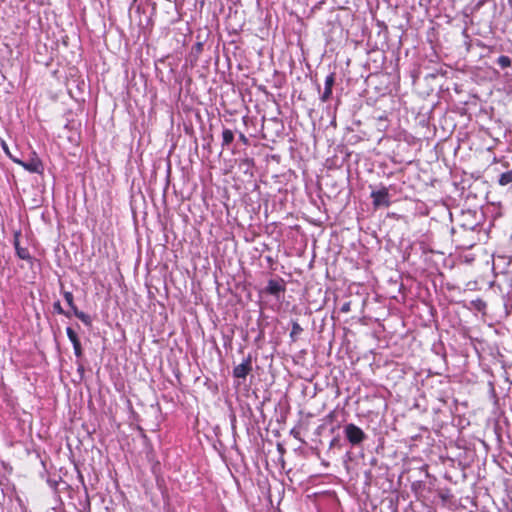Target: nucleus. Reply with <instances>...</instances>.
<instances>
[{
	"mask_svg": "<svg viewBox=\"0 0 512 512\" xmlns=\"http://www.w3.org/2000/svg\"><path fill=\"white\" fill-rule=\"evenodd\" d=\"M344 435L347 441L354 447L361 446L367 439L366 433L353 423L344 426Z\"/></svg>",
	"mask_w": 512,
	"mask_h": 512,
	"instance_id": "nucleus-1",
	"label": "nucleus"
},
{
	"mask_svg": "<svg viewBox=\"0 0 512 512\" xmlns=\"http://www.w3.org/2000/svg\"><path fill=\"white\" fill-rule=\"evenodd\" d=\"M62 294H63L65 301L71 308L72 314L74 316H76L79 320H81L86 326H91V324H92L91 317L88 314L78 310L77 306L74 304V296H73L72 292L63 291Z\"/></svg>",
	"mask_w": 512,
	"mask_h": 512,
	"instance_id": "nucleus-2",
	"label": "nucleus"
},
{
	"mask_svg": "<svg viewBox=\"0 0 512 512\" xmlns=\"http://www.w3.org/2000/svg\"><path fill=\"white\" fill-rule=\"evenodd\" d=\"M370 197L375 208L389 207L391 204L388 188L382 186L379 190H373Z\"/></svg>",
	"mask_w": 512,
	"mask_h": 512,
	"instance_id": "nucleus-3",
	"label": "nucleus"
},
{
	"mask_svg": "<svg viewBox=\"0 0 512 512\" xmlns=\"http://www.w3.org/2000/svg\"><path fill=\"white\" fill-rule=\"evenodd\" d=\"M286 291V284L282 278L270 279L263 292L280 299L281 295Z\"/></svg>",
	"mask_w": 512,
	"mask_h": 512,
	"instance_id": "nucleus-4",
	"label": "nucleus"
},
{
	"mask_svg": "<svg viewBox=\"0 0 512 512\" xmlns=\"http://www.w3.org/2000/svg\"><path fill=\"white\" fill-rule=\"evenodd\" d=\"M252 371V356L249 354L243 359L242 363L233 368V376L238 379H246Z\"/></svg>",
	"mask_w": 512,
	"mask_h": 512,
	"instance_id": "nucleus-5",
	"label": "nucleus"
},
{
	"mask_svg": "<svg viewBox=\"0 0 512 512\" xmlns=\"http://www.w3.org/2000/svg\"><path fill=\"white\" fill-rule=\"evenodd\" d=\"M66 334H67V337L69 338L70 342L73 345L75 356L78 359H81L83 357V349H82V345H81V342H80V339H79L77 333L75 332V330L72 327H67Z\"/></svg>",
	"mask_w": 512,
	"mask_h": 512,
	"instance_id": "nucleus-6",
	"label": "nucleus"
},
{
	"mask_svg": "<svg viewBox=\"0 0 512 512\" xmlns=\"http://www.w3.org/2000/svg\"><path fill=\"white\" fill-rule=\"evenodd\" d=\"M21 166L31 173L41 174L44 170L42 161L35 154L29 160L21 163Z\"/></svg>",
	"mask_w": 512,
	"mask_h": 512,
	"instance_id": "nucleus-7",
	"label": "nucleus"
},
{
	"mask_svg": "<svg viewBox=\"0 0 512 512\" xmlns=\"http://www.w3.org/2000/svg\"><path fill=\"white\" fill-rule=\"evenodd\" d=\"M334 84H335V73L332 72L329 75H327V77L325 78L324 91L320 95V100L322 102H327L331 98L332 89H333Z\"/></svg>",
	"mask_w": 512,
	"mask_h": 512,
	"instance_id": "nucleus-8",
	"label": "nucleus"
},
{
	"mask_svg": "<svg viewBox=\"0 0 512 512\" xmlns=\"http://www.w3.org/2000/svg\"><path fill=\"white\" fill-rule=\"evenodd\" d=\"M235 139V134L231 129L223 128L222 131V143L221 147L222 149H230L231 144L233 143Z\"/></svg>",
	"mask_w": 512,
	"mask_h": 512,
	"instance_id": "nucleus-9",
	"label": "nucleus"
},
{
	"mask_svg": "<svg viewBox=\"0 0 512 512\" xmlns=\"http://www.w3.org/2000/svg\"><path fill=\"white\" fill-rule=\"evenodd\" d=\"M292 329L290 332V339L292 342H296L298 339V336L303 332V328L300 326V324L296 320L291 321Z\"/></svg>",
	"mask_w": 512,
	"mask_h": 512,
	"instance_id": "nucleus-10",
	"label": "nucleus"
},
{
	"mask_svg": "<svg viewBox=\"0 0 512 512\" xmlns=\"http://www.w3.org/2000/svg\"><path fill=\"white\" fill-rule=\"evenodd\" d=\"M487 307V304L481 298H477L470 301V309H475L478 312H484Z\"/></svg>",
	"mask_w": 512,
	"mask_h": 512,
	"instance_id": "nucleus-11",
	"label": "nucleus"
},
{
	"mask_svg": "<svg viewBox=\"0 0 512 512\" xmlns=\"http://www.w3.org/2000/svg\"><path fill=\"white\" fill-rule=\"evenodd\" d=\"M497 64L502 68V69H506V68H509L511 67L512 65V61H511V58L509 56H506V55H501L497 58L496 60Z\"/></svg>",
	"mask_w": 512,
	"mask_h": 512,
	"instance_id": "nucleus-12",
	"label": "nucleus"
},
{
	"mask_svg": "<svg viewBox=\"0 0 512 512\" xmlns=\"http://www.w3.org/2000/svg\"><path fill=\"white\" fill-rule=\"evenodd\" d=\"M16 255L18 258H20L22 260H26V261L32 260L29 250L22 246L19 249H17Z\"/></svg>",
	"mask_w": 512,
	"mask_h": 512,
	"instance_id": "nucleus-13",
	"label": "nucleus"
},
{
	"mask_svg": "<svg viewBox=\"0 0 512 512\" xmlns=\"http://www.w3.org/2000/svg\"><path fill=\"white\" fill-rule=\"evenodd\" d=\"M53 311L57 314H60V315H64L68 318L71 317L72 313L69 312V311H65L62 306H61V303L60 301H56L53 303Z\"/></svg>",
	"mask_w": 512,
	"mask_h": 512,
	"instance_id": "nucleus-14",
	"label": "nucleus"
},
{
	"mask_svg": "<svg viewBox=\"0 0 512 512\" xmlns=\"http://www.w3.org/2000/svg\"><path fill=\"white\" fill-rule=\"evenodd\" d=\"M20 236H21V232L20 231H16L14 233L13 245H14V248H15V252L17 251V249H19L21 247V245H20Z\"/></svg>",
	"mask_w": 512,
	"mask_h": 512,
	"instance_id": "nucleus-15",
	"label": "nucleus"
},
{
	"mask_svg": "<svg viewBox=\"0 0 512 512\" xmlns=\"http://www.w3.org/2000/svg\"><path fill=\"white\" fill-rule=\"evenodd\" d=\"M478 225H479V223L476 221L474 223H470V222L463 223L461 226L466 230H475Z\"/></svg>",
	"mask_w": 512,
	"mask_h": 512,
	"instance_id": "nucleus-16",
	"label": "nucleus"
},
{
	"mask_svg": "<svg viewBox=\"0 0 512 512\" xmlns=\"http://www.w3.org/2000/svg\"><path fill=\"white\" fill-rule=\"evenodd\" d=\"M239 140L244 144V145H248L249 144V139L242 133L240 132L239 133Z\"/></svg>",
	"mask_w": 512,
	"mask_h": 512,
	"instance_id": "nucleus-17",
	"label": "nucleus"
},
{
	"mask_svg": "<svg viewBox=\"0 0 512 512\" xmlns=\"http://www.w3.org/2000/svg\"><path fill=\"white\" fill-rule=\"evenodd\" d=\"M1 146H2V149L4 150L5 154H6L8 157H11V156H12V154L10 153V150H9V148H8V145H7L4 141H2Z\"/></svg>",
	"mask_w": 512,
	"mask_h": 512,
	"instance_id": "nucleus-18",
	"label": "nucleus"
},
{
	"mask_svg": "<svg viewBox=\"0 0 512 512\" xmlns=\"http://www.w3.org/2000/svg\"><path fill=\"white\" fill-rule=\"evenodd\" d=\"M263 339H264V330L259 329V333H258L257 337L255 338V342L258 343V342L262 341Z\"/></svg>",
	"mask_w": 512,
	"mask_h": 512,
	"instance_id": "nucleus-19",
	"label": "nucleus"
},
{
	"mask_svg": "<svg viewBox=\"0 0 512 512\" xmlns=\"http://www.w3.org/2000/svg\"><path fill=\"white\" fill-rule=\"evenodd\" d=\"M336 417V411L333 410L331 411L327 416H326V420L329 421V422H333L334 419Z\"/></svg>",
	"mask_w": 512,
	"mask_h": 512,
	"instance_id": "nucleus-20",
	"label": "nucleus"
},
{
	"mask_svg": "<svg viewBox=\"0 0 512 512\" xmlns=\"http://www.w3.org/2000/svg\"><path fill=\"white\" fill-rule=\"evenodd\" d=\"M508 248H509V253H510L508 258L512 261V234H511V237L509 239Z\"/></svg>",
	"mask_w": 512,
	"mask_h": 512,
	"instance_id": "nucleus-21",
	"label": "nucleus"
},
{
	"mask_svg": "<svg viewBox=\"0 0 512 512\" xmlns=\"http://www.w3.org/2000/svg\"><path fill=\"white\" fill-rule=\"evenodd\" d=\"M194 48L196 49L197 52H201L203 49V44L201 42H198L195 44Z\"/></svg>",
	"mask_w": 512,
	"mask_h": 512,
	"instance_id": "nucleus-22",
	"label": "nucleus"
},
{
	"mask_svg": "<svg viewBox=\"0 0 512 512\" xmlns=\"http://www.w3.org/2000/svg\"><path fill=\"white\" fill-rule=\"evenodd\" d=\"M14 163H17L19 165H21V163H23L24 161H21L19 158H16L14 157L13 155L11 157H9Z\"/></svg>",
	"mask_w": 512,
	"mask_h": 512,
	"instance_id": "nucleus-23",
	"label": "nucleus"
},
{
	"mask_svg": "<svg viewBox=\"0 0 512 512\" xmlns=\"http://www.w3.org/2000/svg\"><path fill=\"white\" fill-rule=\"evenodd\" d=\"M349 310H350L349 303H345V304L341 307V311H342V312H348Z\"/></svg>",
	"mask_w": 512,
	"mask_h": 512,
	"instance_id": "nucleus-24",
	"label": "nucleus"
},
{
	"mask_svg": "<svg viewBox=\"0 0 512 512\" xmlns=\"http://www.w3.org/2000/svg\"><path fill=\"white\" fill-rule=\"evenodd\" d=\"M244 163H245V164H247V165L249 166L250 164H252V163H253V160H252V159H248V158H247V159H245V160H244Z\"/></svg>",
	"mask_w": 512,
	"mask_h": 512,
	"instance_id": "nucleus-25",
	"label": "nucleus"
},
{
	"mask_svg": "<svg viewBox=\"0 0 512 512\" xmlns=\"http://www.w3.org/2000/svg\"><path fill=\"white\" fill-rule=\"evenodd\" d=\"M83 370V365L82 364H79L78 366V371H82Z\"/></svg>",
	"mask_w": 512,
	"mask_h": 512,
	"instance_id": "nucleus-26",
	"label": "nucleus"
}]
</instances>
